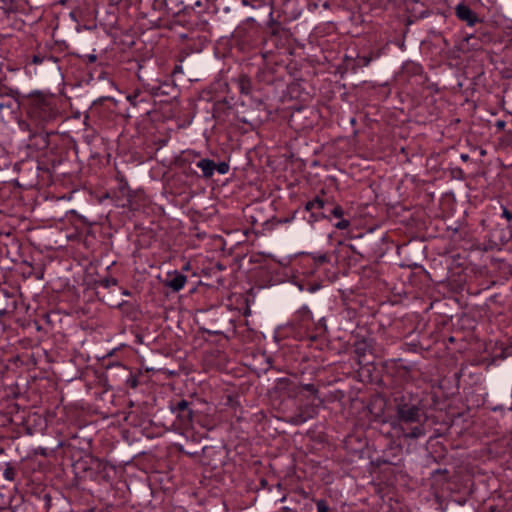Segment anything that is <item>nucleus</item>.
I'll use <instances>...</instances> for the list:
<instances>
[{"label": "nucleus", "mask_w": 512, "mask_h": 512, "mask_svg": "<svg viewBox=\"0 0 512 512\" xmlns=\"http://www.w3.org/2000/svg\"><path fill=\"white\" fill-rule=\"evenodd\" d=\"M28 117L36 129H42L57 116L53 100L41 94L33 95L29 100Z\"/></svg>", "instance_id": "f257e3e1"}, {"label": "nucleus", "mask_w": 512, "mask_h": 512, "mask_svg": "<svg viewBox=\"0 0 512 512\" xmlns=\"http://www.w3.org/2000/svg\"><path fill=\"white\" fill-rule=\"evenodd\" d=\"M401 277L405 285L413 287L424 286L429 287V275L422 267H416L414 270L406 269L403 271Z\"/></svg>", "instance_id": "f03ea898"}, {"label": "nucleus", "mask_w": 512, "mask_h": 512, "mask_svg": "<svg viewBox=\"0 0 512 512\" xmlns=\"http://www.w3.org/2000/svg\"><path fill=\"white\" fill-rule=\"evenodd\" d=\"M397 420L404 423L421 421L420 409L416 405L400 404L397 406Z\"/></svg>", "instance_id": "7ed1b4c3"}, {"label": "nucleus", "mask_w": 512, "mask_h": 512, "mask_svg": "<svg viewBox=\"0 0 512 512\" xmlns=\"http://www.w3.org/2000/svg\"><path fill=\"white\" fill-rule=\"evenodd\" d=\"M455 12L456 16L469 26H474L479 21L477 14L465 4L457 5Z\"/></svg>", "instance_id": "20e7f679"}, {"label": "nucleus", "mask_w": 512, "mask_h": 512, "mask_svg": "<svg viewBox=\"0 0 512 512\" xmlns=\"http://www.w3.org/2000/svg\"><path fill=\"white\" fill-rule=\"evenodd\" d=\"M196 166L202 171L204 178H211L214 174L216 163L208 158L201 159Z\"/></svg>", "instance_id": "39448f33"}, {"label": "nucleus", "mask_w": 512, "mask_h": 512, "mask_svg": "<svg viewBox=\"0 0 512 512\" xmlns=\"http://www.w3.org/2000/svg\"><path fill=\"white\" fill-rule=\"evenodd\" d=\"M186 284V276H184L181 273L174 272L172 274H168L167 280H166V286L167 288H183V286Z\"/></svg>", "instance_id": "423d86ee"}, {"label": "nucleus", "mask_w": 512, "mask_h": 512, "mask_svg": "<svg viewBox=\"0 0 512 512\" xmlns=\"http://www.w3.org/2000/svg\"><path fill=\"white\" fill-rule=\"evenodd\" d=\"M236 82H237V85H238V88H239V91L241 94H243V95L251 94L252 81L247 75H245V74L239 75Z\"/></svg>", "instance_id": "0eeeda50"}, {"label": "nucleus", "mask_w": 512, "mask_h": 512, "mask_svg": "<svg viewBox=\"0 0 512 512\" xmlns=\"http://www.w3.org/2000/svg\"><path fill=\"white\" fill-rule=\"evenodd\" d=\"M326 205V201L316 196L313 200L308 201L305 204L306 211H312L313 209H323Z\"/></svg>", "instance_id": "6e6552de"}, {"label": "nucleus", "mask_w": 512, "mask_h": 512, "mask_svg": "<svg viewBox=\"0 0 512 512\" xmlns=\"http://www.w3.org/2000/svg\"><path fill=\"white\" fill-rule=\"evenodd\" d=\"M426 434V431L424 429L423 426H416L414 427L411 432L405 434V437L406 438H411V439H417L419 437H422Z\"/></svg>", "instance_id": "1a4fd4ad"}, {"label": "nucleus", "mask_w": 512, "mask_h": 512, "mask_svg": "<svg viewBox=\"0 0 512 512\" xmlns=\"http://www.w3.org/2000/svg\"><path fill=\"white\" fill-rule=\"evenodd\" d=\"M3 477L9 481L14 480L15 478V471L9 463L6 464V468L3 471Z\"/></svg>", "instance_id": "9d476101"}, {"label": "nucleus", "mask_w": 512, "mask_h": 512, "mask_svg": "<svg viewBox=\"0 0 512 512\" xmlns=\"http://www.w3.org/2000/svg\"><path fill=\"white\" fill-rule=\"evenodd\" d=\"M298 314L301 316L303 321H309L312 319V313L308 309L307 306H303L299 311Z\"/></svg>", "instance_id": "9b49d317"}, {"label": "nucleus", "mask_w": 512, "mask_h": 512, "mask_svg": "<svg viewBox=\"0 0 512 512\" xmlns=\"http://www.w3.org/2000/svg\"><path fill=\"white\" fill-rule=\"evenodd\" d=\"M15 105V100H1L0 101V111L3 110H12Z\"/></svg>", "instance_id": "f8f14e48"}, {"label": "nucleus", "mask_w": 512, "mask_h": 512, "mask_svg": "<svg viewBox=\"0 0 512 512\" xmlns=\"http://www.w3.org/2000/svg\"><path fill=\"white\" fill-rule=\"evenodd\" d=\"M215 170L219 174L224 175V174L228 173V171H229V164L227 162H220V163L216 164Z\"/></svg>", "instance_id": "ddd939ff"}, {"label": "nucleus", "mask_w": 512, "mask_h": 512, "mask_svg": "<svg viewBox=\"0 0 512 512\" xmlns=\"http://www.w3.org/2000/svg\"><path fill=\"white\" fill-rule=\"evenodd\" d=\"M370 62H371L370 56H358L356 64L358 67H366L370 64Z\"/></svg>", "instance_id": "4468645a"}, {"label": "nucleus", "mask_w": 512, "mask_h": 512, "mask_svg": "<svg viewBox=\"0 0 512 512\" xmlns=\"http://www.w3.org/2000/svg\"><path fill=\"white\" fill-rule=\"evenodd\" d=\"M317 512H329V507L325 500H317L316 502Z\"/></svg>", "instance_id": "2eb2a0df"}, {"label": "nucleus", "mask_w": 512, "mask_h": 512, "mask_svg": "<svg viewBox=\"0 0 512 512\" xmlns=\"http://www.w3.org/2000/svg\"><path fill=\"white\" fill-rule=\"evenodd\" d=\"M331 214L336 218H342L344 216V210L340 205H336L331 210Z\"/></svg>", "instance_id": "dca6fc26"}, {"label": "nucleus", "mask_w": 512, "mask_h": 512, "mask_svg": "<svg viewBox=\"0 0 512 512\" xmlns=\"http://www.w3.org/2000/svg\"><path fill=\"white\" fill-rule=\"evenodd\" d=\"M350 226V221L347 220V219H343L341 218L340 221H338L336 224H335V227L339 230H344V229H347L348 227Z\"/></svg>", "instance_id": "f3484780"}, {"label": "nucleus", "mask_w": 512, "mask_h": 512, "mask_svg": "<svg viewBox=\"0 0 512 512\" xmlns=\"http://www.w3.org/2000/svg\"><path fill=\"white\" fill-rule=\"evenodd\" d=\"M314 259L319 263H327L329 261L327 254H318L314 256Z\"/></svg>", "instance_id": "a211bd4d"}, {"label": "nucleus", "mask_w": 512, "mask_h": 512, "mask_svg": "<svg viewBox=\"0 0 512 512\" xmlns=\"http://www.w3.org/2000/svg\"><path fill=\"white\" fill-rule=\"evenodd\" d=\"M22 129H25L30 132V137H35L37 134V131L32 130L29 123H22L20 124Z\"/></svg>", "instance_id": "6ab92c4d"}, {"label": "nucleus", "mask_w": 512, "mask_h": 512, "mask_svg": "<svg viewBox=\"0 0 512 512\" xmlns=\"http://www.w3.org/2000/svg\"><path fill=\"white\" fill-rule=\"evenodd\" d=\"M3 295L8 298H13L19 292V290H2Z\"/></svg>", "instance_id": "aec40b11"}, {"label": "nucleus", "mask_w": 512, "mask_h": 512, "mask_svg": "<svg viewBox=\"0 0 512 512\" xmlns=\"http://www.w3.org/2000/svg\"><path fill=\"white\" fill-rule=\"evenodd\" d=\"M502 217L506 218L508 221H511L512 212H510L506 207H502Z\"/></svg>", "instance_id": "412c9836"}, {"label": "nucleus", "mask_w": 512, "mask_h": 512, "mask_svg": "<svg viewBox=\"0 0 512 512\" xmlns=\"http://www.w3.org/2000/svg\"><path fill=\"white\" fill-rule=\"evenodd\" d=\"M139 94L138 93H134V94H131V95H128L127 96V100L132 104V105H136L137 104V98H138Z\"/></svg>", "instance_id": "4be33fe9"}, {"label": "nucleus", "mask_w": 512, "mask_h": 512, "mask_svg": "<svg viewBox=\"0 0 512 512\" xmlns=\"http://www.w3.org/2000/svg\"><path fill=\"white\" fill-rule=\"evenodd\" d=\"M188 408V402L185 400H182L177 403V409L179 411H185Z\"/></svg>", "instance_id": "5701e85b"}, {"label": "nucleus", "mask_w": 512, "mask_h": 512, "mask_svg": "<svg viewBox=\"0 0 512 512\" xmlns=\"http://www.w3.org/2000/svg\"><path fill=\"white\" fill-rule=\"evenodd\" d=\"M304 388L313 394H315L317 392V390L315 389V387L312 384H307L304 386Z\"/></svg>", "instance_id": "b1692460"}, {"label": "nucleus", "mask_w": 512, "mask_h": 512, "mask_svg": "<svg viewBox=\"0 0 512 512\" xmlns=\"http://www.w3.org/2000/svg\"><path fill=\"white\" fill-rule=\"evenodd\" d=\"M32 61L35 64H39V63L42 62V58H40L39 56L35 55V56H33V60Z\"/></svg>", "instance_id": "393cba45"}, {"label": "nucleus", "mask_w": 512, "mask_h": 512, "mask_svg": "<svg viewBox=\"0 0 512 512\" xmlns=\"http://www.w3.org/2000/svg\"><path fill=\"white\" fill-rule=\"evenodd\" d=\"M6 6H10L13 4L14 0H0Z\"/></svg>", "instance_id": "a878e982"}, {"label": "nucleus", "mask_w": 512, "mask_h": 512, "mask_svg": "<svg viewBox=\"0 0 512 512\" xmlns=\"http://www.w3.org/2000/svg\"><path fill=\"white\" fill-rule=\"evenodd\" d=\"M244 315L245 316L251 315V309H250V307L248 305L246 306V308L244 310Z\"/></svg>", "instance_id": "bb28decb"}, {"label": "nucleus", "mask_w": 512, "mask_h": 512, "mask_svg": "<svg viewBox=\"0 0 512 512\" xmlns=\"http://www.w3.org/2000/svg\"><path fill=\"white\" fill-rule=\"evenodd\" d=\"M159 89H160V88H159L158 86H157V87H156V86H152V87H151V91H152V93H153V94H155V95H157V94H158V90H159Z\"/></svg>", "instance_id": "cd10ccee"}, {"label": "nucleus", "mask_w": 512, "mask_h": 512, "mask_svg": "<svg viewBox=\"0 0 512 512\" xmlns=\"http://www.w3.org/2000/svg\"><path fill=\"white\" fill-rule=\"evenodd\" d=\"M460 157H461V159H462L463 161H467V160L469 159V155H467V154H461V156H460Z\"/></svg>", "instance_id": "c85d7f7f"}, {"label": "nucleus", "mask_w": 512, "mask_h": 512, "mask_svg": "<svg viewBox=\"0 0 512 512\" xmlns=\"http://www.w3.org/2000/svg\"><path fill=\"white\" fill-rule=\"evenodd\" d=\"M137 76H138V79H139L140 81H144V78H143V76H142L140 73H138V74H137Z\"/></svg>", "instance_id": "c756f323"}, {"label": "nucleus", "mask_w": 512, "mask_h": 512, "mask_svg": "<svg viewBox=\"0 0 512 512\" xmlns=\"http://www.w3.org/2000/svg\"><path fill=\"white\" fill-rule=\"evenodd\" d=\"M311 218H313V221H316L318 219V217L313 213L311 214Z\"/></svg>", "instance_id": "7c9ffc66"}, {"label": "nucleus", "mask_w": 512, "mask_h": 512, "mask_svg": "<svg viewBox=\"0 0 512 512\" xmlns=\"http://www.w3.org/2000/svg\"><path fill=\"white\" fill-rule=\"evenodd\" d=\"M122 294H123V295H126V296H129V295H130V293H129V291H128V290H123V293H122Z\"/></svg>", "instance_id": "2f4dec72"}, {"label": "nucleus", "mask_w": 512, "mask_h": 512, "mask_svg": "<svg viewBox=\"0 0 512 512\" xmlns=\"http://www.w3.org/2000/svg\"><path fill=\"white\" fill-rule=\"evenodd\" d=\"M89 58H90V61H95L96 60V56L95 55H91Z\"/></svg>", "instance_id": "473e14b6"}, {"label": "nucleus", "mask_w": 512, "mask_h": 512, "mask_svg": "<svg viewBox=\"0 0 512 512\" xmlns=\"http://www.w3.org/2000/svg\"><path fill=\"white\" fill-rule=\"evenodd\" d=\"M470 37H471V36L466 37V38H465V40H466V41H469Z\"/></svg>", "instance_id": "72a5a7b5"}]
</instances>
